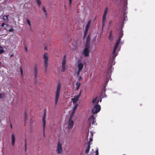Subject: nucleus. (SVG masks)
Returning <instances> with one entry per match:
<instances>
[{"label": "nucleus", "mask_w": 155, "mask_h": 155, "mask_svg": "<svg viewBox=\"0 0 155 155\" xmlns=\"http://www.w3.org/2000/svg\"><path fill=\"white\" fill-rule=\"evenodd\" d=\"M97 97H95L93 100V103L94 105L92 109V113L89 116L88 121L90 124L92 125H96V120L94 117V114H97L100 111L101 109L100 106L98 104L99 101H97Z\"/></svg>", "instance_id": "obj_1"}, {"label": "nucleus", "mask_w": 155, "mask_h": 155, "mask_svg": "<svg viewBox=\"0 0 155 155\" xmlns=\"http://www.w3.org/2000/svg\"><path fill=\"white\" fill-rule=\"evenodd\" d=\"M123 35L122 31L120 32L119 38L115 44L112 52L111 55L110 60L113 61L116 57L117 54V53L120 50V48L119 47L118 45L120 42V38L123 36Z\"/></svg>", "instance_id": "obj_2"}, {"label": "nucleus", "mask_w": 155, "mask_h": 155, "mask_svg": "<svg viewBox=\"0 0 155 155\" xmlns=\"http://www.w3.org/2000/svg\"><path fill=\"white\" fill-rule=\"evenodd\" d=\"M61 88V84L60 83H59L57 85V89L55 91V105H57L58 99L59 98Z\"/></svg>", "instance_id": "obj_3"}, {"label": "nucleus", "mask_w": 155, "mask_h": 155, "mask_svg": "<svg viewBox=\"0 0 155 155\" xmlns=\"http://www.w3.org/2000/svg\"><path fill=\"white\" fill-rule=\"evenodd\" d=\"M63 143L60 141H58L57 144L56 152L58 154H61L63 152V150L62 146Z\"/></svg>", "instance_id": "obj_4"}, {"label": "nucleus", "mask_w": 155, "mask_h": 155, "mask_svg": "<svg viewBox=\"0 0 155 155\" xmlns=\"http://www.w3.org/2000/svg\"><path fill=\"white\" fill-rule=\"evenodd\" d=\"M108 11V8L106 7L104 11L102 19V28L105 25V22L106 19V16Z\"/></svg>", "instance_id": "obj_5"}, {"label": "nucleus", "mask_w": 155, "mask_h": 155, "mask_svg": "<svg viewBox=\"0 0 155 155\" xmlns=\"http://www.w3.org/2000/svg\"><path fill=\"white\" fill-rule=\"evenodd\" d=\"M89 45L86 44L84 49L83 50V54L85 57H87L89 55Z\"/></svg>", "instance_id": "obj_6"}, {"label": "nucleus", "mask_w": 155, "mask_h": 155, "mask_svg": "<svg viewBox=\"0 0 155 155\" xmlns=\"http://www.w3.org/2000/svg\"><path fill=\"white\" fill-rule=\"evenodd\" d=\"M43 58L44 60V66L46 68V70L48 67V54L46 53H45L43 55Z\"/></svg>", "instance_id": "obj_7"}, {"label": "nucleus", "mask_w": 155, "mask_h": 155, "mask_svg": "<svg viewBox=\"0 0 155 155\" xmlns=\"http://www.w3.org/2000/svg\"><path fill=\"white\" fill-rule=\"evenodd\" d=\"M74 123L73 120L71 118H70L66 124L67 128L69 129L71 128L74 125Z\"/></svg>", "instance_id": "obj_8"}, {"label": "nucleus", "mask_w": 155, "mask_h": 155, "mask_svg": "<svg viewBox=\"0 0 155 155\" xmlns=\"http://www.w3.org/2000/svg\"><path fill=\"white\" fill-rule=\"evenodd\" d=\"M80 96V94L75 96L72 99L73 104H78L77 103L78 101Z\"/></svg>", "instance_id": "obj_9"}, {"label": "nucleus", "mask_w": 155, "mask_h": 155, "mask_svg": "<svg viewBox=\"0 0 155 155\" xmlns=\"http://www.w3.org/2000/svg\"><path fill=\"white\" fill-rule=\"evenodd\" d=\"M46 114L44 113L42 118L43 128V132H44L46 126Z\"/></svg>", "instance_id": "obj_10"}, {"label": "nucleus", "mask_w": 155, "mask_h": 155, "mask_svg": "<svg viewBox=\"0 0 155 155\" xmlns=\"http://www.w3.org/2000/svg\"><path fill=\"white\" fill-rule=\"evenodd\" d=\"M91 24V21H88V22L86 26V27H85V32L84 33V37H85L87 33V31L90 27Z\"/></svg>", "instance_id": "obj_11"}, {"label": "nucleus", "mask_w": 155, "mask_h": 155, "mask_svg": "<svg viewBox=\"0 0 155 155\" xmlns=\"http://www.w3.org/2000/svg\"><path fill=\"white\" fill-rule=\"evenodd\" d=\"M83 67V64L80 61H78L77 64V67L78 70H79V71H81Z\"/></svg>", "instance_id": "obj_12"}, {"label": "nucleus", "mask_w": 155, "mask_h": 155, "mask_svg": "<svg viewBox=\"0 0 155 155\" xmlns=\"http://www.w3.org/2000/svg\"><path fill=\"white\" fill-rule=\"evenodd\" d=\"M15 137L14 134H12V135L11 137V143L12 145L14 146L15 145Z\"/></svg>", "instance_id": "obj_13"}, {"label": "nucleus", "mask_w": 155, "mask_h": 155, "mask_svg": "<svg viewBox=\"0 0 155 155\" xmlns=\"http://www.w3.org/2000/svg\"><path fill=\"white\" fill-rule=\"evenodd\" d=\"M74 104V106L73 107V110L72 113L71 115V117H72L73 116L78 106V104Z\"/></svg>", "instance_id": "obj_14"}, {"label": "nucleus", "mask_w": 155, "mask_h": 155, "mask_svg": "<svg viewBox=\"0 0 155 155\" xmlns=\"http://www.w3.org/2000/svg\"><path fill=\"white\" fill-rule=\"evenodd\" d=\"M114 36L112 33V31H111L110 32V34L109 36V39L111 41L113 40Z\"/></svg>", "instance_id": "obj_15"}, {"label": "nucleus", "mask_w": 155, "mask_h": 155, "mask_svg": "<svg viewBox=\"0 0 155 155\" xmlns=\"http://www.w3.org/2000/svg\"><path fill=\"white\" fill-rule=\"evenodd\" d=\"M35 76V78H36L37 74H38V69L37 66H35L34 68Z\"/></svg>", "instance_id": "obj_16"}, {"label": "nucleus", "mask_w": 155, "mask_h": 155, "mask_svg": "<svg viewBox=\"0 0 155 155\" xmlns=\"http://www.w3.org/2000/svg\"><path fill=\"white\" fill-rule=\"evenodd\" d=\"M26 22L28 25L29 28H31V23L30 21L28 19H26Z\"/></svg>", "instance_id": "obj_17"}, {"label": "nucleus", "mask_w": 155, "mask_h": 155, "mask_svg": "<svg viewBox=\"0 0 155 155\" xmlns=\"http://www.w3.org/2000/svg\"><path fill=\"white\" fill-rule=\"evenodd\" d=\"M76 90H78L79 89V87L81 85V84L80 82H78L76 83Z\"/></svg>", "instance_id": "obj_18"}, {"label": "nucleus", "mask_w": 155, "mask_h": 155, "mask_svg": "<svg viewBox=\"0 0 155 155\" xmlns=\"http://www.w3.org/2000/svg\"><path fill=\"white\" fill-rule=\"evenodd\" d=\"M42 10H43L45 15H47L48 14V13H47V11H46V10H45V9L44 7H43Z\"/></svg>", "instance_id": "obj_19"}, {"label": "nucleus", "mask_w": 155, "mask_h": 155, "mask_svg": "<svg viewBox=\"0 0 155 155\" xmlns=\"http://www.w3.org/2000/svg\"><path fill=\"white\" fill-rule=\"evenodd\" d=\"M66 61L65 58L64 57L62 60V65H65Z\"/></svg>", "instance_id": "obj_20"}, {"label": "nucleus", "mask_w": 155, "mask_h": 155, "mask_svg": "<svg viewBox=\"0 0 155 155\" xmlns=\"http://www.w3.org/2000/svg\"><path fill=\"white\" fill-rule=\"evenodd\" d=\"M65 65H62V71L64 72L65 69Z\"/></svg>", "instance_id": "obj_21"}, {"label": "nucleus", "mask_w": 155, "mask_h": 155, "mask_svg": "<svg viewBox=\"0 0 155 155\" xmlns=\"http://www.w3.org/2000/svg\"><path fill=\"white\" fill-rule=\"evenodd\" d=\"M4 51L3 50L2 48V47H0V54L3 53Z\"/></svg>", "instance_id": "obj_22"}, {"label": "nucleus", "mask_w": 155, "mask_h": 155, "mask_svg": "<svg viewBox=\"0 0 155 155\" xmlns=\"http://www.w3.org/2000/svg\"><path fill=\"white\" fill-rule=\"evenodd\" d=\"M36 1L38 5L40 6L41 5V2L40 0H36Z\"/></svg>", "instance_id": "obj_23"}, {"label": "nucleus", "mask_w": 155, "mask_h": 155, "mask_svg": "<svg viewBox=\"0 0 155 155\" xmlns=\"http://www.w3.org/2000/svg\"><path fill=\"white\" fill-rule=\"evenodd\" d=\"M20 71L21 72V76L22 77L23 76V71L22 70V68H21V67H20Z\"/></svg>", "instance_id": "obj_24"}, {"label": "nucleus", "mask_w": 155, "mask_h": 155, "mask_svg": "<svg viewBox=\"0 0 155 155\" xmlns=\"http://www.w3.org/2000/svg\"><path fill=\"white\" fill-rule=\"evenodd\" d=\"M3 20L5 21L6 20L8 19V16H5L3 17Z\"/></svg>", "instance_id": "obj_25"}, {"label": "nucleus", "mask_w": 155, "mask_h": 155, "mask_svg": "<svg viewBox=\"0 0 155 155\" xmlns=\"http://www.w3.org/2000/svg\"><path fill=\"white\" fill-rule=\"evenodd\" d=\"M90 41V38H89V36H88L87 39V45H89L88 43Z\"/></svg>", "instance_id": "obj_26"}, {"label": "nucleus", "mask_w": 155, "mask_h": 155, "mask_svg": "<svg viewBox=\"0 0 155 155\" xmlns=\"http://www.w3.org/2000/svg\"><path fill=\"white\" fill-rule=\"evenodd\" d=\"M90 147L89 146H88L87 147V148L86 151V153H88V152H89V149H90Z\"/></svg>", "instance_id": "obj_27"}, {"label": "nucleus", "mask_w": 155, "mask_h": 155, "mask_svg": "<svg viewBox=\"0 0 155 155\" xmlns=\"http://www.w3.org/2000/svg\"><path fill=\"white\" fill-rule=\"evenodd\" d=\"M83 79V78L81 76H79L78 78V80L79 81H80Z\"/></svg>", "instance_id": "obj_28"}, {"label": "nucleus", "mask_w": 155, "mask_h": 155, "mask_svg": "<svg viewBox=\"0 0 155 155\" xmlns=\"http://www.w3.org/2000/svg\"><path fill=\"white\" fill-rule=\"evenodd\" d=\"M5 96V95L4 94H0V98H3Z\"/></svg>", "instance_id": "obj_29"}, {"label": "nucleus", "mask_w": 155, "mask_h": 155, "mask_svg": "<svg viewBox=\"0 0 155 155\" xmlns=\"http://www.w3.org/2000/svg\"><path fill=\"white\" fill-rule=\"evenodd\" d=\"M81 71H79V70H78V71L77 72V75L78 76L79 74H80V72Z\"/></svg>", "instance_id": "obj_30"}, {"label": "nucleus", "mask_w": 155, "mask_h": 155, "mask_svg": "<svg viewBox=\"0 0 155 155\" xmlns=\"http://www.w3.org/2000/svg\"><path fill=\"white\" fill-rule=\"evenodd\" d=\"M13 30V29L12 28H11L9 30V31H12Z\"/></svg>", "instance_id": "obj_31"}, {"label": "nucleus", "mask_w": 155, "mask_h": 155, "mask_svg": "<svg viewBox=\"0 0 155 155\" xmlns=\"http://www.w3.org/2000/svg\"><path fill=\"white\" fill-rule=\"evenodd\" d=\"M96 155H98V149H97L96 150Z\"/></svg>", "instance_id": "obj_32"}, {"label": "nucleus", "mask_w": 155, "mask_h": 155, "mask_svg": "<svg viewBox=\"0 0 155 155\" xmlns=\"http://www.w3.org/2000/svg\"><path fill=\"white\" fill-rule=\"evenodd\" d=\"M5 23L4 22V23H3L2 24V25H1V26H2V27H3L4 26H5Z\"/></svg>", "instance_id": "obj_33"}, {"label": "nucleus", "mask_w": 155, "mask_h": 155, "mask_svg": "<svg viewBox=\"0 0 155 155\" xmlns=\"http://www.w3.org/2000/svg\"><path fill=\"white\" fill-rule=\"evenodd\" d=\"M72 1V0H69V4L70 5L71 4Z\"/></svg>", "instance_id": "obj_34"}, {"label": "nucleus", "mask_w": 155, "mask_h": 155, "mask_svg": "<svg viewBox=\"0 0 155 155\" xmlns=\"http://www.w3.org/2000/svg\"><path fill=\"white\" fill-rule=\"evenodd\" d=\"M13 56V54H12L10 55V57H12Z\"/></svg>", "instance_id": "obj_35"}, {"label": "nucleus", "mask_w": 155, "mask_h": 155, "mask_svg": "<svg viewBox=\"0 0 155 155\" xmlns=\"http://www.w3.org/2000/svg\"><path fill=\"white\" fill-rule=\"evenodd\" d=\"M44 49H45V50H47V47H45V48H44Z\"/></svg>", "instance_id": "obj_36"}, {"label": "nucleus", "mask_w": 155, "mask_h": 155, "mask_svg": "<svg viewBox=\"0 0 155 155\" xmlns=\"http://www.w3.org/2000/svg\"><path fill=\"white\" fill-rule=\"evenodd\" d=\"M92 139H90V142H91V141H92Z\"/></svg>", "instance_id": "obj_37"}, {"label": "nucleus", "mask_w": 155, "mask_h": 155, "mask_svg": "<svg viewBox=\"0 0 155 155\" xmlns=\"http://www.w3.org/2000/svg\"><path fill=\"white\" fill-rule=\"evenodd\" d=\"M125 2H126V3L127 2V0H124Z\"/></svg>", "instance_id": "obj_38"}, {"label": "nucleus", "mask_w": 155, "mask_h": 155, "mask_svg": "<svg viewBox=\"0 0 155 155\" xmlns=\"http://www.w3.org/2000/svg\"><path fill=\"white\" fill-rule=\"evenodd\" d=\"M101 99L100 100V101L101 102Z\"/></svg>", "instance_id": "obj_39"}, {"label": "nucleus", "mask_w": 155, "mask_h": 155, "mask_svg": "<svg viewBox=\"0 0 155 155\" xmlns=\"http://www.w3.org/2000/svg\"><path fill=\"white\" fill-rule=\"evenodd\" d=\"M1 62L0 61V64H1Z\"/></svg>", "instance_id": "obj_40"}]
</instances>
